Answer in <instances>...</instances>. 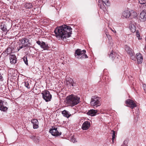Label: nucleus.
Masks as SVG:
<instances>
[{
	"label": "nucleus",
	"instance_id": "a19ab883",
	"mask_svg": "<svg viewBox=\"0 0 146 146\" xmlns=\"http://www.w3.org/2000/svg\"><path fill=\"white\" fill-rule=\"evenodd\" d=\"M35 136H34V135H32L30 136V138L31 139H33L34 140V138H35Z\"/></svg>",
	"mask_w": 146,
	"mask_h": 146
},
{
	"label": "nucleus",
	"instance_id": "2f4dec72",
	"mask_svg": "<svg viewBox=\"0 0 146 146\" xmlns=\"http://www.w3.org/2000/svg\"><path fill=\"white\" fill-rule=\"evenodd\" d=\"M8 109V108L5 106H3L1 108H0V110L3 111H6Z\"/></svg>",
	"mask_w": 146,
	"mask_h": 146
},
{
	"label": "nucleus",
	"instance_id": "a211bd4d",
	"mask_svg": "<svg viewBox=\"0 0 146 146\" xmlns=\"http://www.w3.org/2000/svg\"><path fill=\"white\" fill-rule=\"evenodd\" d=\"M125 49L128 54L129 55H131L133 53L132 50L127 45H125Z\"/></svg>",
	"mask_w": 146,
	"mask_h": 146
},
{
	"label": "nucleus",
	"instance_id": "412c9836",
	"mask_svg": "<svg viewBox=\"0 0 146 146\" xmlns=\"http://www.w3.org/2000/svg\"><path fill=\"white\" fill-rule=\"evenodd\" d=\"M25 7L27 9L31 8L33 7V5L31 3H26L25 4Z\"/></svg>",
	"mask_w": 146,
	"mask_h": 146
},
{
	"label": "nucleus",
	"instance_id": "2eb2a0df",
	"mask_svg": "<svg viewBox=\"0 0 146 146\" xmlns=\"http://www.w3.org/2000/svg\"><path fill=\"white\" fill-rule=\"evenodd\" d=\"M135 25V23H133L132 22H131V23L129 24V27L132 32L134 33L136 31V27Z\"/></svg>",
	"mask_w": 146,
	"mask_h": 146
},
{
	"label": "nucleus",
	"instance_id": "a878e982",
	"mask_svg": "<svg viewBox=\"0 0 146 146\" xmlns=\"http://www.w3.org/2000/svg\"><path fill=\"white\" fill-rule=\"evenodd\" d=\"M102 2L105 4L107 6H109L110 5V3L109 0H102Z\"/></svg>",
	"mask_w": 146,
	"mask_h": 146
},
{
	"label": "nucleus",
	"instance_id": "e433bc0d",
	"mask_svg": "<svg viewBox=\"0 0 146 146\" xmlns=\"http://www.w3.org/2000/svg\"><path fill=\"white\" fill-rule=\"evenodd\" d=\"M71 140L73 143L76 142V138L72 136L71 138Z\"/></svg>",
	"mask_w": 146,
	"mask_h": 146
},
{
	"label": "nucleus",
	"instance_id": "c03bdc74",
	"mask_svg": "<svg viewBox=\"0 0 146 146\" xmlns=\"http://www.w3.org/2000/svg\"><path fill=\"white\" fill-rule=\"evenodd\" d=\"M112 31L113 32H114V33H115V32H115V31H113V30H112Z\"/></svg>",
	"mask_w": 146,
	"mask_h": 146
},
{
	"label": "nucleus",
	"instance_id": "dca6fc26",
	"mask_svg": "<svg viewBox=\"0 0 146 146\" xmlns=\"http://www.w3.org/2000/svg\"><path fill=\"white\" fill-rule=\"evenodd\" d=\"M140 17L141 18V21H145L146 20V13L144 11H141V13Z\"/></svg>",
	"mask_w": 146,
	"mask_h": 146
},
{
	"label": "nucleus",
	"instance_id": "58836bf2",
	"mask_svg": "<svg viewBox=\"0 0 146 146\" xmlns=\"http://www.w3.org/2000/svg\"><path fill=\"white\" fill-rule=\"evenodd\" d=\"M143 87L145 92L146 91V85L145 84L143 85Z\"/></svg>",
	"mask_w": 146,
	"mask_h": 146
},
{
	"label": "nucleus",
	"instance_id": "f257e3e1",
	"mask_svg": "<svg viewBox=\"0 0 146 146\" xmlns=\"http://www.w3.org/2000/svg\"><path fill=\"white\" fill-rule=\"evenodd\" d=\"M72 30L70 26L64 25L55 29L54 33L58 39L64 40L71 36Z\"/></svg>",
	"mask_w": 146,
	"mask_h": 146
},
{
	"label": "nucleus",
	"instance_id": "c85d7f7f",
	"mask_svg": "<svg viewBox=\"0 0 146 146\" xmlns=\"http://www.w3.org/2000/svg\"><path fill=\"white\" fill-rule=\"evenodd\" d=\"M12 50L10 48H7L5 50V52L7 53V55L9 54L12 52Z\"/></svg>",
	"mask_w": 146,
	"mask_h": 146
},
{
	"label": "nucleus",
	"instance_id": "6e6552de",
	"mask_svg": "<svg viewBox=\"0 0 146 146\" xmlns=\"http://www.w3.org/2000/svg\"><path fill=\"white\" fill-rule=\"evenodd\" d=\"M36 43L44 50H48L50 48V47L48 46V44L44 42H41L39 40H38L36 42Z\"/></svg>",
	"mask_w": 146,
	"mask_h": 146
},
{
	"label": "nucleus",
	"instance_id": "7c9ffc66",
	"mask_svg": "<svg viewBox=\"0 0 146 146\" xmlns=\"http://www.w3.org/2000/svg\"><path fill=\"white\" fill-rule=\"evenodd\" d=\"M1 29L3 31L5 32L7 30L6 27L5 25H1Z\"/></svg>",
	"mask_w": 146,
	"mask_h": 146
},
{
	"label": "nucleus",
	"instance_id": "5701e85b",
	"mask_svg": "<svg viewBox=\"0 0 146 146\" xmlns=\"http://www.w3.org/2000/svg\"><path fill=\"white\" fill-rule=\"evenodd\" d=\"M99 3L98 4V5L100 7V8L101 9H102L104 11L106 10V7H105L104 3L103 4H102V3H101L100 1H98Z\"/></svg>",
	"mask_w": 146,
	"mask_h": 146
},
{
	"label": "nucleus",
	"instance_id": "72a5a7b5",
	"mask_svg": "<svg viewBox=\"0 0 146 146\" xmlns=\"http://www.w3.org/2000/svg\"><path fill=\"white\" fill-rule=\"evenodd\" d=\"M131 56V58L133 60H135V56L134 53H132L131 55H129Z\"/></svg>",
	"mask_w": 146,
	"mask_h": 146
},
{
	"label": "nucleus",
	"instance_id": "c756f323",
	"mask_svg": "<svg viewBox=\"0 0 146 146\" xmlns=\"http://www.w3.org/2000/svg\"><path fill=\"white\" fill-rule=\"evenodd\" d=\"M25 86L28 89H30V87L28 82L27 81H25L24 82Z\"/></svg>",
	"mask_w": 146,
	"mask_h": 146
},
{
	"label": "nucleus",
	"instance_id": "f8f14e48",
	"mask_svg": "<svg viewBox=\"0 0 146 146\" xmlns=\"http://www.w3.org/2000/svg\"><path fill=\"white\" fill-rule=\"evenodd\" d=\"M9 59L11 64H15L17 62V58L15 54H10Z\"/></svg>",
	"mask_w": 146,
	"mask_h": 146
},
{
	"label": "nucleus",
	"instance_id": "f03ea898",
	"mask_svg": "<svg viewBox=\"0 0 146 146\" xmlns=\"http://www.w3.org/2000/svg\"><path fill=\"white\" fill-rule=\"evenodd\" d=\"M67 103L70 106H74L80 102V98L72 94L67 97Z\"/></svg>",
	"mask_w": 146,
	"mask_h": 146
},
{
	"label": "nucleus",
	"instance_id": "20e7f679",
	"mask_svg": "<svg viewBox=\"0 0 146 146\" xmlns=\"http://www.w3.org/2000/svg\"><path fill=\"white\" fill-rule=\"evenodd\" d=\"M90 104L94 108L96 109L101 105L100 98L96 96H92L91 99Z\"/></svg>",
	"mask_w": 146,
	"mask_h": 146
},
{
	"label": "nucleus",
	"instance_id": "39448f33",
	"mask_svg": "<svg viewBox=\"0 0 146 146\" xmlns=\"http://www.w3.org/2000/svg\"><path fill=\"white\" fill-rule=\"evenodd\" d=\"M86 51L84 50H81L80 49H78L75 51V56L78 59H83L88 58L87 55L85 54Z\"/></svg>",
	"mask_w": 146,
	"mask_h": 146
},
{
	"label": "nucleus",
	"instance_id": "7ed1b4c3",
	"mask_svg": "<svg viewBox=\"0 0 146 146\" xmlns=\"http://www.w3.org/2000/svg\"><path fill=\"white\" fill-rule=\"evenodd\" d=\"M19 46L18 48V51L24 47H29L31 44L29 42V40L25 38H23L19 40Z\"/></svg>",
	"mask_w": 146,
	"mask_h": 146
},
{
	"label": "nucleus",
	"instance_id": "ea45409f",
	"mask_svg": "<svg viewBox=\"0 0 146 146\" xmlns=\"http://www.w3.org/2000/svg\"><path fill=\"white\" fill-rule=\"evenodd\" d=\"M106 35H107L109 40H110L111 39V37L110 35H107L106 34Z\"/></svg>",
	"mask_w": 146,
	"mask_h": 146
},
{
	"label": "nucleus",
	"instance_id": "49530a36",
	"mask_svg": "<svg viewBox=\"0 0 146 146\" xmlns=\"http://www.w3.org/2000/svg\"><path fill=\"white\" fill-rule=\"evenodd\" d=\"M145 93H146V91L145 92Z\"/></svg>",
	"mask_w": 146,
	"mask_h": 146
},
{
	"label": "nucleus",
	"instance_id": "6ab92c4d",
	"mask_svg": "<svg viewBox=\"0 0 146 146\" xmlns=\"http://www.w3.org/2000/svg\"><path fill=\"white\" fill-rule=\"evenodd\" d=\"M123 16L126 18H129L131 16L130 12L128 11H124L123 13Z\"/></svg>",
	"mask_w": 146,
	"mask_h": 146
},
{
	"label": "nucleus",
	"instance_id": "4c0bfd02",
	"mask_svg": "<svg viewBox=\"0 0 146 146\" xmlns=\"http://www.w3.org/2000/svg\"><path fill=\"white\" fill-rule=\"evenodd\" d=\"M3 102L2 100H0V108L3 106Z\"/></svg>",
	"mask_w": 146,
	"mask_h": 146
},
{
	"label": "nucleus",
	"instance_id": "c9c22d12",
	"mask_svg": "<svg viewBox=\"0 0 146 146\" xmlns=\"http://www.w3.org/2000/svg\"><path fill=\"white\" fill-rule=\"evenodd\" d=\"M146 0H139V3L141 4H144L146 3Z\"/></svg>",
	"mask_w": 146,
	"mask_h": 146
},
{
	"label": "nucleus",
	"instance_id": "cd10ccee",
	"mask_svg": "<svg viewBox=\"0 0 146 146\" xmlns=\"http://www.w3.org/2000/svg\"><path fill=\"white\" fill-rule=\"evenodd\" d=\"M111 133L112 134V141L114 142L115 137V132L114 130H112L111 131Z\"/></svg>",
	"mask_w": 146,
	"mask_h": 146
},
{
	"label": "nucleus",
	"instance_id": "393cba45",
	"mask_svg": "<svg viewBox=\"0 0 146 146\" xmlns=\"http://www.w3.org/2000/svg\"><path fill=\"white\" fill-rule=\"evenodd\" d=\"M145 4H141L140 6V9L142 11L145 12L146 11V5Z\"/></svg>",
	"mask_w": 146,
	"mask_h": 146
},
{
	"label": "nucleus",
	"instance_id": "0eeeda50",
	"mask_svg": "<svg viewBox=\"0 0 146 146\" xmlns=\"http://www.w3.org/2000/svg\"><path fill=\"white\" fill-rule=\"evenodd\" d=\"M49 132L54 136H59L61 134V132H58L57 128L54 126L52 127V128L49 129Z\"/></svg>",
	"mask_w": 146,
	"mask_h": 146
},
{
	"label": "nucleus",
	"instance_id": "ddd939ff",
	"mask_svg": "<svg viewBox=\"0 0 146 146\" xmlns=\"http://www.w3.org/2000/svg\"><path fill=\"white\" fill-rule=\"evenodd\" d=\"M31 122L33 125L34 129H36L38 127V122L36 119H33L31 120Z\"/></svg>",
	"mask_w": 146,
	"mask_h": 146
},
{
	"label": "nucleus",
	"instance_id": "37998d69",
	"mask_svg": "<svg viewBox=\"0 0 146 146\" xmlns=\"http://www.w3.org/2000/svg\"><path fill=\"white\" fill-rule=\"evenodd\" d=\"M116 58H120V56L119 55H117V54L116 53V54L115 55Z\"/></svg>",
	"mask_w": 146,
	"mask_h": 146
},
{
	"label": "nucleus",
	"instance_id": "aec40b11",
	"mask_svg": "<svg viewBox=\"0 0 146 146\" xmlns=\"http://www.w3.org/2000/svg\"><path fill=\"white\" fill-rule=\"evenodd\" d=\"M62 113L64 116L67 118L69 117L71 115V114H69V112L65 110L62 111Z\"/></svg>",
	"mask_w": 146,
	"mask_h": 146
},
{
	"label": "nucleus",
	"instance_id": "79ce46f5",
	"mask_svg": "<svg viewBox=\"0 0 146 146\" xmlns=\"http://www.w3.org/2000/svg\"><path fill=\"white\" fill-rule=\"evenodd\" d=\"M3 79V77L2 76L1 73H0V81H2Z\"/></svg>",
	"mask_w": 146,
	"mask_h": 146
},
{
	"label": "nucleus",
	"instance_id": "9d476101",
	"mask_svg": "<svg viewBox=\"0 0 146 146\" xmlns=\"http://www.w3.org/2000/svg\"><path fill=\"white\" fill-rule=\"evenodd\" d=\"M90 123L88 121H85L82 124L81 128L83 130H87L90 127Z\"/></svg>",
	"mask_w": 146,
	"mask_h": 146
},
{
	"label": "nucleus",
	"instance_id": "473e14b6",
	"mask_svg": "<svg viewBox=\"0 0 146 146\" xmlns=\"http://www.w3.org/2000/svg\"><path fill=\"white\" fill-rule=\"evenodd\" d=\"M34 140L35 142L36 143L40 141L39 137H35V138L34 139Z\"/></svg>",
	"mask_w": 146,
	"mask_h": 146
},
{
	"label": "nucleus",
	"instance_id": "9b49d317",
	"mask_svg": "<svg viewBox=\"0 0 146 146\" xmlns=\"http://www.w3.org/2000/svg\"><path fill=\"white\" fill-rule=\"evenodd\" d=\"M136 57L137 60V63L141 64L143 60V57L141 54L139 53H137L136 54Z\"/></svg>",
	"mask_w": 146,
	"mask_h": 146
},
{
	"label": "nucleus",
	"instance_id": "1a4fd4ad",
	"mask_svg": "<svg viewBox=\"0 0 146 146\" xmlns=\"http://www.w3.org/2000/svg\"><path fill=\"white\" fill-rule=\"evenodd\" d=\"M125 103L127 106L130 108L131 109H133L137 106V105L135 102L131 99L127 100L125 101Z\"/></svg>",
	"mask_w": 146,
	"mask_h": 146
},
{
	"label": "nucleus",
	"instance_id": "b1692460",
	"mask_svg": "<svg viewBox=\"0 0 146 146\" xmlns=\"http://www.w3.org/2000/svg\"><path fill=\"white\" fill-rule=\"evenodd\" d=\"M131 16L130 17L131 18H135L137 17V13L135 12L131 11L130 12Z\"/></svg>",
	"mask_w": 146,
	"mask_h": 146
},
{
	"label": "nucleus",
	"instance_id": "423d86ee",
	"mask_svg": "<svg viewBox=\"0 0 146 146\" xmlns=\"http://www.w3.org/2000/svg\"><path fill=\"white\" fill-rule=\"evenodd\" d=\"M41 94L42 98L46 102H48L50 101L52 98V95L49 92L48 90H45L42 92Z\"/></svg>",
	"mask_w": 146,
	"mask_h": 146
},
{
	"label": "nucleus",
	"instance_id": "a18cd8bd",
	"mask_svg": "<svg viewBox=\"0 0 146 146\" xmlns=\"http://www.w3.org/2000/svg\"><path fill=\"white\" fill-rule=\"evenodd\" d=\"M104 146H108L107 145H105Z\"/></svg>",
	"mask_w": 146,
	"mask_h": 146
},
{
	"label": "nucleus",
	"instance_id": "4468645a",
	"mask_svg": "<svg viewBox=\"0 0 146 146\" xmlns=\"http://www.w3.org/2000/svg\"><path fill=\"white\" fill-rule=\"evenodd\" d=\"M98 111V110H97L92 109L88 111L87 114L91 116H94L96 115Z\"/></svg>",
	"mask_w": 146,
	"mask_h": 146
},
{
	"label": "nucleus",
	"instance_id": "bb28decb",
	"mask_svg": "<svg viewBox=\"0 0 146 146\" xmlns=\"http://www.w3.org/2000/svg\"><path fill=\"white\" fill-rule=\"evenodd\" d=\"M23 59L24 61L25 64L27 65H28V60L27 58V56H25L23 58Z\"/></svg>",
	"mask_w": 146,
	"mask_h": 146
},
{
	"label": "nucleus",
	"instance_id": "f3484780",
	"mask_svg": "<svg viewBox=\"0 0 146 146\" xmlns=\"http://www.w3.org/2000/svg\"><path fill=\"white\" fill-rule=\"evenodd\" d=\"M66 84L68 86V87L73 86V80L71 78L69 79L68 80H66Z\"/></svg>",
	"mask_w": 146,
	"mask_h": 146
},
{
	"label": "nucleus",
	"instance_id": "4be33fe9",
	"mask_svg": "<svg viewBox=\"0 0 146 146\" xmlns=\"http://www.w3.org/2000/svg\"><path fill=\"white\" fill-rule=\"evenodd\" d=\"M116 53L113 52V51L111 52L109 55V57L111 58L112 60H113L116 58L115 55Z\"/></svg>",
	"mask_w": 146,
	"mask_h": 146
},
{
	"label": "nucleus",
	"instance_id": "f704fd0d",
	"mask_svg": "<svg viewBox=\"0 0 146 146\" xmlns=\"http://www.w3.org/2000/svg\"><path fill=\"white\" fill-rule=\"evenodd\" d=\"M128 143V142L127 140H125L124 141L123 144L121 146H127Z\"/></svg>",
	"mask_w": 146,
	"mask_h": 146
}]
</instances>
